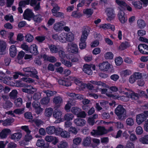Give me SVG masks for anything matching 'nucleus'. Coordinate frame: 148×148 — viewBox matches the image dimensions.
I'll list each match as a JSON object with an SVG mask.
<instances>
[{"label":"nucleus","instance_id":"24","mask_svg":"<svg viewBox=\"0 0 148 148\" xmlns=\"http://www.w3.org/2000/svg\"><path fill=\"white\" fill-rule=\"evenodd\" d=\"M82 140L81 138L75 137L73 140V144L72 148H78V146L81 143Z\"/></svg>","mask_w":148,"mask_h":148},{"label":"nucleus","instance_id":"34","mask_svg":"<svg viewBox=\"0 0 148 148\" xmlns=\"http://www.w3.org/2000/svg\"><path fill=\"white\" fill-rule=\"evenodd\" d=\"M108 90L106 88H103L101 89V93L103 94H106L107 96L112 97V98H118V97L116 95H114L111 93H108L107 92Z\"/></svg>","mask_w":148,"mask_h":148},{"label":"nucleus","instance_id":"64","mask_svg":"<svg viewBox=\"0 0 148 148\" xmlns=\"http://www.w3.org/2000/svg\"><path fill=\"white\" fill-rule=\"evenodd\" d=\"M136 132L137 135H141L143 132V128L141 127L138 126L136 128Z\"/></svg>","mask_w":148,"mask_h":148},{"label":"nucleus","instance_id":"63","mask_svg":"<svg viewBox=\"0 0 148 148\" xmlns=\"http://www.w3.org/2000/svg\"><path fill=\"white\" fill-rule=\"evenodd\" d=\"M62 128L60 127H55L54 134L56 136H60L62 131Z\"/></svg>","mask_w":148,"mask_h":148},{"label":"nucleus","instance_id":"20","mask_svg":"<svg viewBox=\"0 0 148 148\" xmlns=\"http://www.w3.org/2000/svg\"><path fill=\"white\" fill-rule=\"evenodd\" d=\"M58 82L60 85L66 86H70L71 85V82L70 81V77L69 79L64 78L63 79H60Z\"/></svg>","mask_w":148,"mask_h":148},{"label":"nucleus","instance_id":"3","mask_svg":"<svg viewBox=\"0 0 148 148\" xmlns=\"http://www.w3.org/2000/svg\"><path fill=\"white\" fill-rule=\"evenodd\" d=\"M115 114L120 119H123L126 116V111L122 105H119L115 109Z\"/></svg>","mask_w":148,"mask_h":148},{"label":"nucleus","instance_id":"23","mask_svg":"<svg viewBox=\"0 0 148 148\" xmlns=\"http://www.w3.org/2000/svg\"><path fill=\"white\" fill-rule=\"evenodd\" d=\"M22 134L20 132L15 133L12 134L10 136V138L14 141H18L22 137Z\"/></svg>","mask_w":148,"mask_h":148},{"label":"nucleus","instance_id":"54","mask_svg":"<svg viewBox=\"0 0 148 148\" xmlns=\"http://www.w3.org/2000/svg\"><path fill=\"white\" fill-rule=\"evenodd\" d=\"M71 112L74 114L77 115L81 111V109L77 107H73L71 110Z\"/></svg>","mask_w":148,"mask_h":148},{"label":"nucleus","instance_id":"1","mask_svg":"<svg viewBox=\"0 0 148 148\" xmlns=\"http://www.w3.org/2000/svg\"><path fill=\"white\" fill-rule=\"evenodd\" d=\"M127 90L128 91L127 92L124 93V91H119L120 93L122 92L126 95V97L124 96H120L119 95L117 94H114V95H116L119 97L118 98H113L114 99H120L122 101H128L129 100V98H130L132 100H137L139 97L140 95L137 93H135L132 91H130L128 89Z\"/></svg>","mask_w":148,"mask_h":148},{"label":"nucleus","instance_id":"57","mask_svg":"<svg viewBox=\"0 0 148 148\" xmlns=\"http://www.w3.org/2000/svg\"><path fill=\"white\" fill-rule=\"evenodd\" d=\"M30 0L22 1L19 3V6L21 7H24L26 5L29 4Z\"/></svg>","mask_w":148,"mask_h":148},{"label":"nucleus","instance_id":"7","mask_svg":"<svg viewBox=\"0 0 148 148\" xmlns=\"http://www.w3.org/2000/svg\"><path fill=\"white\" fill-rule=\"evenodd\" d=\"M70 81H72L74 82L75 84L78 86L79 90H83L86 86V84L84 83L81 80L75 77H70Z\"/></svg>","mask_w":148,"mask_h":148},{"label":"nucleus","instance_id":"60","mask_svg":"<svg viewBox=\"0 0 148 148\" xmlns=\"http://www.w3.org/2000/svg\"><path fill=\"white\" fill-rule=\"evenodd\" d=\"M62 63L68 67H71L72 65V63L70 61H67L64 59L60 60Z\"/></svg>","mask_w":148,"mask_h":148},{"label":"nucleus","instance_id":"17","mask_svg":"<svg viewBox=\"0 0 148 148\" xmlns=\"http://www.w3.org/2000/svg\"><path fill=\"white\" fill-rule=\"evenodd\" d=\"M116 3L121 7H126L127 10L129 11H131L132 10V7L127 5L126 3L123 1L115 0Z\"/></svg>","mask_w":148,"mask_h":148},{"label":"nucleus","instance_id":"40","mask_svg":"<svg viewBox=\"0 0 148 148\" xmlns=\"http://www.w3.org/2000/svg\"><path fill=\"white\" fill-rule=\"evenodd\" d=\"M55 127L54 126H49L47 127L46 129V130L47 134L50 135L54 134Z\"/></svg>","mask_w":148,"mask_h":148},{"label":"nucleus","instance_id":"43","mask_svg":"<svg viewBox=\"0 0 148 148\" xmlns=\"http://www.w3.org/2000/svg\"><path fill=\"white\" fill-rule=\"evenodd\" d=\"M53 111V109L51 108H46L44 113L45 116L47 117H50L52 115Z\"/></svg>","mask_w":148,"mask_h":148},{"label":"nucleus","instance_id":"33","mask_svg":"<svg viewBox=\"0 0 148 148\" xmlns=\"http://www.w3.org/2000/svg\"><path fill=\"white\" fill-rule=\"evenodd\" d=\"M29 51L30 52L35 55L38 54L37 47L35 44H33L31 45L29 48Z\"/></svg>","mask_w":148,"mask_h":148},{"label":"nucleus","instance_id":"44","mask_svg":"<svg viewBox=\"0 0 148 148\" xmlns=\"http://www.w3.org/2000/svg\"><path fill=\"white\" fill-rule=\"evenodd\" d=\"M58 147V148H69V145L67 142L63 140L60 142Z\"/></svg>","mask_w":148,"mask_h":148},{"label":"nucleus","instance_id":"36","mask_svg":"<svg viewBox=\"0 0 148 148\" xmlns=\"http://www.w3.org/2000/svg\"><path fill=\"white\" fill-rule=\"evenodd\" d=\"M53 102L57 106H60L62 102V99L60 96L55 97L53 99Z\"/></svg>","mask_w":148,"mask_h":148},{"label":"nucleus","instance_id":"19","mask_svg":"<svg viewBox=\"0 0 148 148\" xmlns=\"http://www.w3.org/2000/svg\"><path fill=\"white\" fill-rule=\"evenodd\" d=\"M74 122L77 126L82 127L85 125L86 121L84 119L77 118L74 120Z\"/></svg>","mask_w":148,"mask_h":148},{"label":"nucleus","instance_id":"39","mask_svg":"<svg viewBox=\"0 0 148 148\" xmlns=\"http://www.w3.org/2000/svg\"><path fill=\"white\" fill-rule=\"evenodd\" d=\"M132 4L134 7L136 9H140L142 7V3L139 0H134L132 2Z\"/></svg>","mask_w":148,"mask_h":148},{"label":"nucleus","instance_id":"52","mask_svg":"<svg viewBox=\"0 0 148 148\" xmlns=\"http://www.w3.org/2000/svg\"><path fill=\"white\" fill-rule=\"evenodd\" d=\"M138 26L140 28H144L145 26V24L144 21L141 19L138 20L137 22Z\"/></svg>","mask_w":148,"mask_h":148},{"label":"nucleus","instance_id":"62","mask_svg":"<svg viewBox=\"0 0 148 148\" xmlns=\"http://www.w3.org/2000/svg\"><path fill=\"white\" fill-rule=\"evenodd\" d=\"M23 100L21 98H18L14 101L15 104L17 106H21L22 104Z\"/></svg>","mask_w":148,"mask_h":148},{"label":"nucleus","instance_id":"8","mask_svg":"<svg viewBox=\"0 0 148 148\" xmlns=\"http://www.w3.org/2000/svg\"><path fill=\"white\" fill-rule=\"evenodd\" d=\"M53 8L52 10L51 11L52 14L55 16L56 17H64V14L60 12H58L57 11L59 10V7L58 5L56 4H52Z\"/></svg>","mask_w":148,"mask_h":148},{"label":"nucleus","instance_id":"16","mask_svg":"<svg viewBox=\"0 0 148 148\" xmlns=\"http://www.w3.org/2000/svg\"><path fill=\"white\" fill-rule=\"evenodd\" d=\"M138 49L141 53L148 54V46L145 44H140L138 46Z\"/></svg>","mask_w":148,"mask_h":148},{"label":"nucleus","instance_id":"53","mask_svg":"<svg viewBox=\"0 0 148 148\" xmlns=\"http://www.w3.org/2000/svg\"><path fill=\"white\" fill-rule=\"evenodd\" d=\"M49 48L52 53H56L58 52V49L53 45H51L49 47Z\"/></svg>","mask_w":148,"mask_h":148},{"label":"nucleus","instance_id":"45","mask_svg":"<svg viewBox=\"0 0 148 148\" xmlns=\"http://www.w3.org/2000/svg\"><path fill=\"white\" fill-rule=\"evenodd\" d=\"M131 73L132 72L130 70L127 69L121 71L120 73V75L121 77H126Z\"/></svg>","mask_w":148,"mask_h":148},{"label":"nucleus","instance_id":"58","mask_svg":"<svg viewBox=\"0 0 148 148\" xmlns=\"http://www.w3.org/2000/svg\"><path fill=\"white\" fill-rule=\"evenodd\" d=\"M12 79V77H5L4 76V79L3 80V82L4 83L8 85H10L13 86L12 84L10 83V81Z\"/></svg>","mask_w":148,"mask_h":148},{"label":"nucleus","instance_id":"51","mask_svg":"<svg viewBox=\"0 0 148 148\" xmlns=\"http://www.w3.org/2000/svg\"><path fill=\"white\" fill-rule=\"evenodd\" d=\"M60 136L62 138H67L70 136V134L68 132L65 130H63V129Z\"/></svg>","mask_w":148,"mask_h":148},{"label":"nucleus","instance_id":"26","mask_svg":"<svg viewBox=\"0 0 148 148\" xmlns=\"http://www.w3.org/2000/svg\"><path fill=\"white\" fill-rule=\"evenodd\" d=\"M65 24V23L63 21L56 23L54 25V29L56 31L61 30Z\"/></svg>","mask_w":148,"mask_h":148},{"label":"nucleus","instance_id":"61","mask_svg":"<svg viewBox=\"0 0 148 148\" xmlns=\"http://www.w3.org/2000/svg\"><path fill=\"white\" fill-rule=\"evenodd\" d=\"M17 91L16 90H13L10 93V97L12 99H14L17 97Z\"/></svg>","mask_w":148,"mask_h":148},{"label":"nucleus","instance_id":"10","mask_svg":"<svg viewBox=\"0 0 148 148\" xmlns=\"http://www.w3.org/2000/svg\"><path fill=\"white\" fill-rule=\"evenodd\" d=\"M66 49L68 51L76 53L78 52V48L76 44L70 43L68 44Z\"/></svg>","mask_w":148,"mask_h":148},{"label":"nucleus","instance_id":"28","mask_svg":"<svg viewBox=\"0 0 148 148\" xmlns=\"http://www.w3.org/2000/svg\"><path fill=\"white\" fill-rule=\"evenodd\" d=\"M91 68V66L90 65L86 64L83 66V71L88 75H91L92 74V71Z\"/></svg>","mask_w":148,"mask_h":148},{"label":"nucleus","instance_id":"55","mask_svg":"<svg viewBox=\"0 0 148 148\" xmlns=\"http://www.w3.org/2000/svg\"><path fill=\"white\" fill-rule=\"evenodd\" d=\"M78 131V130L77 128L73 126L70 127L69 129V132L75 135L77 134Z\"/></svg>","mask_w":148,"mask_h":148},{"label":"nucleus","instance_id":"30","mask_svg":"<svg viewBox=\"0 0 148 148\" xmlns=\"http://www.w3.org/2000/svg\"><path fill=\"white\" fill-rule=\"evenodd\" d=\"M23 92L33 94L34 92L36 91V88L31 86L27 87V88L22 89Z\"/></svg>","mask_w":148,"mask_h":148},{"label":"nucleus","instance_id":"32","mask_svg":"<svg viewBox=\"0 0 148 148\" xmlns=\"http://www.w3.org/2000/svg\"><path fill=\"white\" fill-rule=\"evenodd\" d=\"M75 104V102L74 101L72 100H70L69 101L65 106L64 108L65 110L67 112L70 111L71 106L73 105H74Z\"/></svg>","mask_w":148,"mask_h":148},{"label":"nucleus","instance_id":"25","mask_svg":"<svg viewBox=\"0 0 148 148\" xmlns=\"http://www.w3.org/2000/svg\"><path fill=\"white\" fill-rule=\"evenodd\" d=\"M131 46L130 42L125 41L121 43L119 46L118 49L119 50L122 51Z\"/></svg>","mask_w":148,"mask_h":148},{"label":"nucleus","instance_id":"42","mask_svg":"<svg viewBox=\"0 0 148 148\" xmlns=\"http://www.w3.org/2000/svg\"><path fill=\"white\" fill-rule=\"evenodd\" d=\"M91 138L89 137H87L84 139L82 142V144L84 146H88L90 144Z\"/></svg>","mask_w":148,"mask_h":148},{"label":"nucleus","instance_id":"49","mask_svg":"<svg viewBox=\"0 0 148 148\" xmlns=\"http://www.w3.org/2000/svg\"><path fill=\"white\" fill-rule=\"evenodd\" d=\"M83 13L84 14L89 17L92 14L93 11L90 9H85L83 10Z\"/></svg>","mask_w":148,"mask_h":148},{"label":"nucleus","instance_id":"11","mask_svg":"<svg viewBox=\"0 0 148 148\" xmlns=\"http://www.w3.org/2000/svg\"><path fill=\"white\" fill-rule=\"evenodd\" d=\"M111 65L107 62H104L99 64V68L101 71H106L108 70L110 67Z\"/></svg>","mask_w":148,"mask_h":148},{"label":"nucleus","instance_id":"18","mask_svg":"<svg viewBox=\"0 0 148 148\" xmlns=\"http://www.w3.org/2000/svg\"><path fill=\"white\" fill-rule=\"evenodd\" d=\"M146 119V116L143 113L138 114L136 116V122L138 125L142 124Z\"/></svg>","mask_w":148,"mask_h":148},{"label":"nucleus","instance_id":"41","mask_svg":"<svg viewBox=\"0 0 148 148\" xmlns=\"http://www.w3.org/2000/svg\"><path fill=\"white\" fill-rule=\"evenodd\" d=\"M66 39L67 42H71L74 39V34L71 32H69L66 34Z\"/></svg>","mask_w":148,"mask_h":148},{"label":"nucleus","instance_id":"46","mask_svg":"<svg viewBox=\"0 0 148 148\" xmlns=\"http://www.w3.org/2000/svg\"><path fill=\"white\" fill-rule=\"evenodd\" d=\"M13 103L10 101H6L3 105V107L6 109H9L12 107Z\"/></svg>","mask_w":148,"mask_h":148},{"label":"nucleus","instance_id":"21","mask_svg":"<svg viewBox=\"0 0 148 148\" xmlns=\"http://www.w3.org/2000/svg\"><path fill=\"white\" fill-rule=\"evenodd\" d=\"M11 132V131L10 129H4L0 132V137L2 139L5 138Z\"/></svg>","mask_w":148,"mask_h":148},{"label":"nucleus","instance_id":"48","mask_svg":"<svg viewBox=\"0 0 148 148\" xmlns=\"http://www.w3.org/2000/svg\"><path fill=\"white\" fill-rule=\"evenodd\" d=\"M140 141L143 144H148V135L145 136L139 139Z\"/></svg>","mask_w":148,"mask_h":148},{"label":"nucleus","instance_id":"27","mask_svg":"<svg viewBox=\"0 0 148 148\" xmlns=\"http://www.w3.org/2000/svg\"><path fill=\"white\" fill-rule=\"evenodd\" d=\"M99 27L100 28H102L104 29H110L113 31L115 30L114 26L109 23L101 24Z\"/></svg>","mask_w":148,"mask_h":148},{"label":"nucleus","instance_id":"15","mask_svg":"<svg viewBox=\"0 0 148 148\" xmlns=\"http://www.w3.org/2000/svg\"><path fill=\"white\" fill-rule=\"evenodd\" d=\"M41 0H30L29 4L32 6H35L34 7V10L37 11L40 9V2Z\"/></svg>","mask_w":148,"mask_h":148},{"label":"nucleus","instance_id":"59","mask_svg":"<svg viewBox=\"0 0 148 148\" xmlns=\"http://www.w3.org/2000/svg\"><path fill=\"white\" fill-rule=\"evenodd\" d=\"M126 123L127 125L132 126L134 124V121L132 118H129L126 119Z\"/></svg>","mask_w":148,"mask_h":148},{"label":"nucleus","instance_id":"38","mask_svg":"<svg viewBox=\"0 0 148 148\" xmlns=\"http://www.w3.org/2000/svg\"><path fill=\"white\" fill-rule=\"evenodd\" d=\"M59 41L62 43H66V33H62L59 35Z\"/></svg>","mask_w":148,"mask_h":148},{"label":"nucleus","instance_id":"29","mask_svg":"<svg viewBox=\"0 0 148 148\" xmlns=\"http://www.w3.org/2000/svg\"><path fill=\"white\" fill-rule=\"evenodd\" d=\"M66 94L67 96L72 97L75 99H77L81 100L84 98V96L80 94L76 95L73 93L67 92Z\"/></svg>","mask_w":148,"mask_h":148},{"label":"nucleus","instance_id":"6","mask_svg":"<svg viewBox=\"0 0 148 148\" xmlns=\"http://www.w3.org/2000/svg\"><path fill=\"white\" fill-rule=\"evenodd\" d=\"M108 133V131L103 127H98L97 130H93L91 132L92 135L95 136L98 135H101Z\"/></svg>","mask_w":148,"mask_h":148},{"label":"nucleus","instance_id":"47","mask_svg":"<svg viewBox=\"0 0 148 148\" xmlns=\"http://www.w3.org/2000/svg\"><path fill=\"white\" fill-rule=\"evenodd\" d=\"M73 118V115L71 113L66 114L64 117V120L67 121H70L71 120H72Z\"/></svg>","mask_w":148,"mask_h":148},{"label":"nucleus","instance_id":"12","mask_svg":"<svg viewBox=\"0 0 148 148\" xmlns=\"http://www.w3.org/2000/svg\"><path fill=\"white\" fill-rule=\"evenodd\" d=\"M105 12L110 20H111L114 18L115 15L114 12L112 8H106L105 9Z\"/></svg>","mask_w":148,"mask_h":148},{"label":"nucleus","instance_id":"37","mask_svg":"<svg viewBox=\"0 0 148 148\" xmlns=\"http://www.w3.org/2000/svg\"><path fill=\"white\" fill-rule=\"evenodd\" d=\"M14 121V119L13 118L8 119L4 121L3 120L2 124L4 126H7L10 125Z\"/></svg>","mask_w":148,"mask_h":148},{"label":"nucleus","instance_id":"56","mask_svg":"<svg viewBox=\"0 0 148 148\" xmlns=\"http://www.w3.org/2000/svg\"><path fill=\"white\" fill-rule=\"evenodd\" d=\"M123 62V60L120 57H118L115 59V62L117 66L121 65Z\"/></svg>","mask_w":148,"mask_h":148},{"label":"nucleus","instance_id":"14","mask_svg":"<svg viewBox=\"0 0 148 148\" xmlns=\"http://www.w3.org/2000/svg\"><path fill=\"white\" fill-rule=\"evenodd\" d=\"M118 18L121 23L124 24L127 21V18L125 16L124 12L120 10L118 14Z\"/></svg>","mask_w":148,"mask_h":148},{"label":"nucleus","instance_id":"31","mask_svg":"<svg viewBox=\"0 0 148 148\" xmlns=\"http://www.w3.org/2000/svg\"><path fill=\"white\" fill-rule=\"evenodd\" d=\"M10 55L12 57H14L16 54V49L14 45H11L9 49Z\"/></svg>","mask_w":148,"mask_h":148},{"label":"nucleus","instance_id":"2","mask_svg":"<svg viewBox=\"0 0 148 148\" xmlns=\"http://www.w3.org/2000/svg\"><path fill=\"white\" fill-rule=\"evenodd\" d=\"M90 30V28L87 26L85 27L84 29L79 43V48L81 49H84L86 46V41L87 38Z\"/></svg>","mask_w":148,"mask_h":148},{"label":"nucleus","instance_id":"9","mask_svg":"<svg viewBox=\"0 0 148 148\" xmlns=\"http://www.w3.org/2000/svg\"><path fill=\"white\" fill-rule=\"evenodd\" d=\"M62 113L60 110H56L53 114V117L57 119L55 121V123H60L62 121L61 119Z\"/></svg>","mask_w":148,"mask_h":148},{"label":"nucleus","instance_id":"22","mask_svg":"<svg viewBox=\"0 0 148 148\" xmlns=\"http://www.w3.org/2000/svg\"><path fill=\"white\" fill-rule=\"evenodd\" d=\"M6 46L5 41L0 40V54L3 55L5 53Z\"/></svg>","mask_w":148,"mask_h":148},{"label":"nucleus","instance_id":"13","mask_svg":"<svg viewBox=\"0 0 148 148\" xmlns=\"http://www.w3.org/2000/svg\"><path fill=\"white\" fill-rule=\"evenodd\" d=\"M23 15L25 19L30 21L33 16L34 13L31 10L27 9L25 11Z\"/></svg>","mask_w":148,"mask_h":148},{"label":"nucleus","instance_id":"4","mask_svg":"<svg viewBox=\"0 0 148 148\" xmlns=\"http://www.w3.org/2000/svg\"><path fill=\"white\" fill-rule=\"evenodd\" d=\"M90 82L93 84L97 85L103 87L109 88L113 92H115L118 90V88L116 87L112 86L109 88V86L105 83L100 81L91 80Z\"/></svg>","mask_w":148,"mask_h":148},{"label":"nucleus","instance_id":"50","mask_svg":"<svg viewBox=\"0 0 148 148\" xmlns=\"http://www.w3.org/2000/svg\"><path fill=\"white\" fill-rule=\"evenodd\" d=\"M113 54L111 52H107L104 54V57L106 59H112L113 58Z\"/></svg>","mask_w":148,"mask_h":148},{"label":"nucleus","instance_id":"5","mask_svg":"<svg viewBox=\"0 0 148 148\" xmlns=\"http://www.w3.org/2000/svg\"><path fill=\"white\" fill-rule=\"evenodd\" d=\"M23 70L25 72V75L26 76L35 77L37 79H38V76L36 75L37 72L35 69L33 71L31 68L28 67L24 68Z\"/></svg>","mask_w":148,"mask_h":148},{"label":"nucleus","instance_id":"35","mask_svg":"<svg viewBox=\"0 0 148 148\" xmlns=\"http://www.w3.org/2000/svg\"><path fill=\"white\" fill-rule=\"evenodd\" d=\"M36 145L39 147H41V148H47L45 146V143L44 140L40 138L38 139L36 143Z\"/></svg>","mask_w":148,"mask_h":148}]
</instances>
